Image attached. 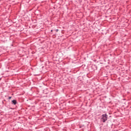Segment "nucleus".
<instances>
[{
	"mask_svg": "<svg viewBox=\"0 0 131 131\" xmlns=\"http://www.w3.org/2000/svg\"><path fill=\"white\" fill-rule=\"evenodd\" d=\"M108 119V115L107 114H102L100 119L101 122H106Z\"/></svg>",
	"mask_w": 131,
	"mask_h": 131,
	"instance_id": "1",
	"label": "nucleus"
},
{
	"mask_svg": "<svg viewBox=\"0 0 131 131\" xmlns=\"http://www.w3.org/2000/svg\"><path fill=\"white\" fill-rule=\"evenodd\" d=\"M55 31H56V32H58V31H59V29H56Z\"/></svg>",
	"mask_w": 131,
	"mask_h": 131,
	"instance_id": "3",
	"label": "nucleus"
},
{
	"mask_svg": "<svg viewBox=\"0 0 131 131\" xmlns=\"http://www.w3.org/2000/svg\"><path fill=\"white\" fill-rule=\"evenodd\" d=\"M8 99H9V100L12 99V97H11V96L9 97H8Z\"/></svg>",
	"mask_w": 131,
	"mask_h": 131,
	"instance_id": "4",
	"label": "nucleus"
},
{
	"mask_svg": "<svg viewBox=\"0 0 131 131\" xmlns=\"http://www.w3.org/2000/svg\"><path fill=\"white\" fill-rule=\"evenodd\" d=\"M51 32H53V30H51Z\"/></svg>",
	"mask_w": 131,
	"mask_h": 131,
	"instance_id": "5",
	"label": "nucleus"
},
{
	"mask_svg": "<svg viewBox=\"0 0 131 131\" xmlns=\"http://www.w3.org/2000/svg\"><path fill=\"white\" fill-rule=\"evenodd\" d=\"M12 102L13 103V105H16V104H17V101L16 100H12Z\"/></svg>",
	"mask_w": 131,
	"mask_h": 131,
	"instance_id": "2",
	"label": "nucleus"
}]
</instances>
